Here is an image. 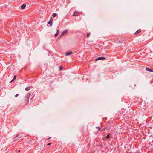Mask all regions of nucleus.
Returning a JSON list of instances; mask_svg holds the SVG:
<instances>
[{
  "mask_svg": "<svg viewBox=\"0 0 153 153\" xmlns=\"http://www.w3.org/2000/svg\"><path fill=\"white\" fill-rule=\"evenodd\" d=\"M31 95L30 94V93L28 94L26 96V102L27 103H28L29 102V100L30 97Z\"/></svg>",
  "mask_w": 153,
  "mask_h": 153,
  "instance_id": "nucleus-1",
  "label": "nucleus"
},
{
  "mask_svg": "<svg viewBox=\"0 0 153 153\" xmlns=\"http://www.w3.org/2000/svg\"><path fill=\"white\" fill-rule=\"evenodd\" d=\"M68 30L67 29H65L64 30L63 32L62 33L60 37H61L63 36L65 34H66L68 31Z\"/></svg>",
  "mask_w": 153,
  "mask_h": 153,
  "instance_id": "nucleus-2",
  "label": "nucleus"
},
{
  "mask_svg": "<svg viewBox=\"0 0 153 153\" xmlns=\"http://www.w3.org/2000/svg\"><path fill=\"white\" fill-rule=\"evenodd\" d=\"M106 59V58H105L104 57H99L97 58V59H96V60L97 61V60H103Z\"/></svg>",
  "mask_w": 153,
  "mask_h": 153,
  "instance_id": "nucleus-3",
  "label": "nucleus"
},
{
  "mask_svg": "<svg viewBox=\"0 0 153 153\" xmlns=\"http://www.w3.org/2000/svg\"><path fill=\"white\" fill-rule=\"evenodd\" d=\"M53 23V19L52 17H51V19L49 21L48 23V24H50V26L51 27Z\"/></svg>",
  "mask_w": 153,
  "mask_h": 153,
  "instance_id": "nucleus-4",
  "label": "nucleus"
},
{
  "mask_svg": "<svg viewBox=\"0 0 153 153\" xmlns=\"http://www.w3.org/2000/svg\"><path fill=\"white\" fill-rule=\"evenodd\" d=\"M73 53V52L71 51L69 52H68L65 53V55L66 56H69L71 54H72Z\"/></svg>",
  "mask_w": 153,
  "mask_h": 153,
  "instance_id": "nucleus-5",
  "label": "nucleus"
},
{
  "mask_svg": "<svg viewBox=\"0 0 153 153\" xmlns=\"http://www.w3.org/2000/svg\"><path fill=\"white\" fill-rule=\"evenodd\" d=\"M146 70L147 71L150 72H153V70H151L150 69H149L148 68H146Z\"/></svg>",
  "mask_w": 153,
  "mask_h": 153,
  "instance_id": "nucleus-6",
  "label": "nucleus"
},
{
  "mask_svg": "<svg viewBox=\"0 0 153 153\" xmlns=\"http://www.w3.org/2000/svg\"><path fill=\"white\" fill-rule=\"evenodd\" d=\"M141 32V30L140 29L138 30L136 32L134 33L135 34H137Z\"/></svg>",
  "mask_w": 153,
  "mask_h": 153,
  "instance_id": "nucleus-7",
  "label": "nucleus"
},
{
  "mask_svg": "<svg viewBox=\"0 0 153 153\" xmlns=\"http://www.w3.org/2000/svg\"><path fill=\"white\" fill-rule=\"evenodd\" d=\"M59 33V30H57V32L56 33V34H55V35H54V36L55 37H56V36H57L58 35Z\"/></svg>",
  "mask_w": 153,
  "mask_h": 153,
  "instance_id": "nucleus-8",
  "label": "nucleus"
},
{
  "mask_svg": "<svg viewBox=\"0 0 153 153\" xmlns=\"http://www.w3.org/2000/svg\"><path fill=\"white\" fill-rule=\"evenodd\" d=\"M26 6V5H25V4H23V5H22V6H21V8L22 9H24L25 8Z\"/></svg>",
  "mask_w": 153,
  "mask_h": 153,
  "instance_id": "nucleus-9",
  "label": "nucleus"
},
{
  "mask_svg": "<svg viewBox=\"0 0 153 153\" xmlns=\"http://www.w3.org/2000/svg\"><path fill=\"white\" fill-rule=\"evenodd\" d=\"M77 15H78V12H74V13L73 16H76Z\"/></svg>",
  "mask_w": 153,
  "mask_h": 153,
  "instance_id": "nucleus-10",
  "label": "nucleus"
},
{
  "mask_svg": "<svg viewBox=\"0 0 153 153\" xmlns=\"http://www.w3.org/2000/svg\"><path fill=\"white\" fill-rule=\"evenodd\" d=\"M30 89V87H28L27 88H25V90L27 91H28Z\"/></svg>",
  "mask_w": 153,
  "mask_h": 153,
  "instance_id": "nucleus-11",
  "label": "nucleus"
},
{
  "mask_svg": "<svg viewBox=\"0 0 153 153\" xmlns=\"http://www.w3.org/2000/svg\"><path fill=\"white\" fill-rule=\"evenodd\" d=\"M56 15H57V14H56V13H54L52 15V16L53 17L55 18L56 16Z\"/></svg>",
  "mask_w": 153,
  "mask_h": 153,
  "instance_id": "nucleus-12",
  "label": "nucleus"
},
{
  "mask_svg": "<svg viewBox=\"0 0 153 153\" xmlns=\"http://www.w3.org/2000/svg\"><path fill=\"white\" fill-rule=\"evenodd\" d=\"M109 137H110L109 134H108V135L106 136V138L107 139H108V138H109Z\"/></svg>",
  "mask_w": 153,
  "mask_h": 153,
  "instance_id": "nucleus-13",
  "label": "nucleus"
},
{
  "mask_svg": "<svg viewBox=\"0 0 153 153\" xmlns=\"http://www.w3.org/2000/svg\"><path fill=\"white\" fill-rule=\"evenodd\" d=\"M96 128L99 131L100 130V128L99 127H97Z\"/></svg>",
  "mask_w": 153,
  "mask_h": 153,
  "instance_id": "nucleus-14",
  "label": "nucleus"
},
{
  "mask_svg": "<svg viewBox=\"0 0 153 153\" xmlns=\"http://www.w3.org/2000/svg\"><path fill=\"white\" fill-rule=\"evenodd\" d=\"M16 76H14V78L13 79V80H14L15 79H16Z\"/></svg>",
  "mask_w": 153,
  "mask_h": 153,
  "instance_id": "nucleus-15",
  "label": "nucleus"
},
{
  "mask_svg": "<svg viewBox=\"0 0 153 153\" xmlns=\"http://www.w3.org/2000/svg\"><path fill=\"white\" fill-rule=\"evenodd\" d=\"M90 36V33H88L87 34V36L88 37H89Z\"/></svg>",
  "mask_w": 153,
  "mask_h": 153,
  "instance_id": "nucleus-16",
  "label": "nucleus"
},
{
  "mask_svg": "<svg viewBox=\"0 0 153 153\" xmlns=\"http://www.w3.org/2000/svg\"><path fill=\"white\" fill-rule=\"evenodd\" d=\"M19 95V94H16L15 95V97H17Z\"/></svg>",
  "mask_w": 153,
  "mask_h": 153,
  "instance_id": "nucleus-17",
  "label": "nucleus"
},
{
  "mask_svg": "<svg viewBox=\"0 0 153 153\" xmlns=\"http://www.w3.org/2000/svg\"><path fill=\"white\" fill-rule=\"evenodd\" d=\"M62 69V67L61 66L59 67V70H60Z\"/></svg>",
  "mask_w": 153,
  "mask_h": 153,
  "instance_id": "nucleus-18",
  "label": "nucleus"
},
{
  "mask_svg": "<svg viewBox=\"0 0 153 153\" xmlns=\"http://www.w3.org/2000/svg\"><path fill=\"white\" fill-rule=\"evenodd\" d=\"M14 80H13V79L11 81H10V82H13V81Z\"/></svg>",
  "mask_w": 153,
  "mask_h": 153,
  "instance_id": "nucleus-19",
  "label": "nucleus"
},
{
  "mask_svg": "<svg viewBox=\"0 0 153 153\" xmlns=\"http://www.w3.org/2000/svg\"><path fill=\"white\" fill-rule=\"evenodd\" d=\"M51 144V143H50L48 144V145H50Z\"/></svg>",
  "mask_w": 153,
  "mask_h": 153,
  "instance_id": "nucleus-20",
  "label": "nucleus"
},
{
  "mask_svg": "<svg viewBox=\"0 0 153 153\" xmlns=\"http://www.w3.org/2000/svg\"><path fill=\"white\" fill-rule=\"evenodd\" d=\"M20 150H19V152H20Z\"/></svg>",
  "mask_w": 153,
  "mask_h": 153,
  "instance_id": "nucleus-21",
  "label": "nucleus"
},
{
  "mask_svg": "<svg viewBox=\"0 0 153 153\" xmlns=\"http://www.w3.org/2000/svg\"><path fill=\"white\" fill-rule=\"evenodd\" d=\"M50 137H49L48 139V140H49V139H50Z\"/></svg>",
  "mask_w": 153,
  "mask_h": 153,
  "instance_id": "nucleus-22",
  "label": "nucleus"
}]
</instances>
